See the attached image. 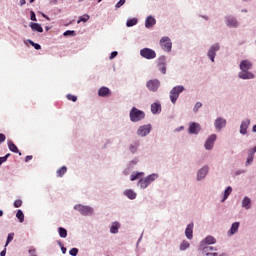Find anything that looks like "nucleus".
I'll use <instances>...</instances> for the list:
<instances>
[{"mask_svg": "<svg viewBox=\"0 0 256 256\" xmlns=\"http://www.w3.org/2000/svg\"><path fill=\"white\" fill-rule=\"evenodd\" d=\"M240 69L241 71H249L253 69V63H251L249 60H242L240 62Z\"/></svg>", "mask_w": 256, "mask_h": 256, "instance_id": "ddd939ff", "label": "nucleus"}, {"mask_svg": "<svg viewBox=\"0 0 256 256\" xmlns=\"http://www.w3.org/2000/svg\"><path fill=\"white\" fill-rule=\"evenodd\" d=\"M227 25H228V27H237V20H235V19H228V21H227Z\"/></svg>", "mask_w": 256, "mask_h": 256, "instance_id": "e433bc0d", "label": "nucleus"}, {"mask_svg": "<svg viewBox=\"0 0 256 256\" xmlns=\"http://www.w3.org/2000/svg\"><path fill=\"white\" fill-rule=\"evenodd\" d=\"M208 171H209L208 167H203L202 169H200L197 175L198 181H201V179H205V176L207 175Z\"/></svg>", "mask_w": 256, "mask_h": 256, "instance_id": "aec40b11", "label": "nucleus"}, {"mask_svg": "<svg viewBox=\"0 0 256 256\" xmlns=\"http://www.w3.org/2000/svg\"><path fill=\"white\" fill-rule=\"evenodd\" d=\"M140 55L144 59L148 60L155 59V57H157V53H155V51L151 48H144L140 50Z\"/></svg>", "mask_w": 256, "mask_h": 256, "instance_id": "39448f33", "label": "nucleus"}, {"mask_svg": "<svg viewBox=\"0 0 256 256\" xmlns=\"http://www.w3.org/2000/svg\"><path fill=\"white\" fill-rule=\"evenodd\" d=\"M78 253H79V249H77V248H72L69 251V254L72 255V256H77Z\"/></svg>", "mask_w": 256, "mask_h": 256, "instance_id": "de8ad7c7", "label": "nucleus"}, {"mask_svg": "<svg viewBox=\"0 0 256 256\" xmlns=\"http://www.w3.org/2000/svg\"><path fill=\"white\" fill-rule=\"evenodd\" d=\"M30 19H31V21H37V17L35 16V12L34 11L30 12Z\"/></svg>", "mask_w": 256, "mask_h": 256, "instance_id": "8fccbe9b", "label": "nucleus"}, {"mask_svg": "<svg viewBox=\"0 0 256 256\" xmlns=\"http://www.w3.org/2000/svg\"><path fill=\"white\" fill-rule=\"evenodd\" d=\"M146 87L149 89V91H153L155 93L159 87H161V82L158 79L149 80L146 83Z\"/></svg>", "mask_w": 256, "mask_h": 256, "instance_id": "0eeeda50", "label": "nucleus"}, {"mask_svg": "<svg viewBox=\"0 0 256 256\" xmlns=\"http://www.w3.org/2000/svg\"><path fill=\"white\" fill-rule=\"evenodd\" d=\"M189 242L187 241H183L181 244H180V251H185V249H189Z\"/></svg>", "mask_w": 256, "mask_h": 256, "instance_id": "f704fd0d", "label": "nucleus"}, {"mask_svg": "<svg viewBox=\"0 0 256 256\" xmlns=\"http://www.w3.org/2000/svg\"><path fill=\"white\" fill-rule=\"evenodd\" d=\"M8 148L12 151V153H19V148H17V145H15L13 141L8 142Z\"/></svg>", "mask_w": 256, "mask_h": 256, "instance_id": "cd10ccee", "label": "nucleus"}, {"mask_svg": "<svg viewBox=\"0 0 256 256\" xmlns=\"http://www.w3.org/2000/svg\"><path fill=\"white\" fill-rule=\"evenodd\" d=\"M30 3H35V0H30Z\"/></svg>", "mask_w": 256, "mask_h": 256, "instance_id": "774afa93", "label": "nucleus"}, {"mask_svg": "<svg viewBox=\"0 0 256 256\" xmlns=\"http://www.w3.org/2000/svg\"><path fill=\"white\" fill-rule=\"evenodd\" d=\"M217 140V135L212 134L205 143V149H207L208 151H211V149H213V145L215 143V141Z\"/></svg>", "mask_w": 256, "mask_h": 256, "instance_id": "9d476101", "label": "nucleus"}, {"mask_svg": "<svg viewBox=\"0 0 256 256\" xmlns=\"http://www.w3.org/2000/svg\"><path fill=\"white\" fill-rule=\"evenodd\" d=\"M98 95L99 97H109V95H111V90H109L107 87H101L98 90Z\"/></svg>", "mask_w": 256, "mask_h": 256, "instance_id": "a211bd4d", "label": "nucleus"}, {"mask_svg": "<svg viewBox=\"0 0 256 256\" xmlns=\"http://www.w3.org/2000/svg\"><path fill=\"white\" fill-rule=\"evenodd\" d=\"M33 159V156H26L25 161L28 163V161H31Z\"/></svg>", "mask_w": 256, "mask_h": 256, "instance_id": "6e6d98bb", "label": "nucleus"}, {"mask_svg": "<svg viewBox=\"0 0 256 256\" xmlns=\"http://www.w3.org/2000/svg\"><path fill=\"white\" fill-rule=\"evenodd\" d=\"M21 205H23V201L21 199H18V200L14 201V207L16 209H19V207H21Z\"/></svg>", "mask_w": 256, "mask_h": 256, "instance_id": "79ce46f5", "label": "nucleus"}, {"mask_svg": "<svg viewBox=\"0 0 256 256\" xmlns=\"http://www.w3.org/2000/svg\"><path fill=\"white\" fill-rule=\"evenodd\" d=\"M143 119H145V112L137 109L136 107H133L130 111V120L133 123H137Z\"/></svg>", "mask_w": 256, "mask_h": 256, "instance_id": "f257e3e1", "label": "nucleus"}, {"mask_svg": "<svg viewBox=\"0 0 256 256\" xmlns=\"http://www.w3.org/2000/svg\"><path fill=\"white\" fill-rule=\"evenodd\" d=\"M159 176L157 174H151L146 178L140 179L138 182V185L141 187V189H147L155 179H157Z\"/></svg>", "mask_w": 256, "mask_h": 256, "instance_id": "7ed1b4c3", "label": "nucleus"}, {"mask_svg": "<svg viewBox=\"0 0 256 256\" xmlns=\"http://www.w3.org/2000/svg\"><path fill=\"white\" fill-rule=\"evenodd\" d=\"M67 99H68V101H73V103H75L77 101V96H75L73 94H68Z\"/></svg>", "mask_w": 256, "mask_h": 256, "instance_id": "a18cd8bd", "label": "nucleus"}, {"mask_svg": "<svg viewBox=\"0 0 256 256\" xmlns=\"http://www.w3.org/2000/svg\"><path fill=\"white\" fill-rule=\"evenodd\" d=\"M226 125H227V120L223 118H218L215 121V128L217 131H221V129H223V127H225Z\"/></svg>", "mask_w": 256, "mask_h": 256, "instance_id": "f3484780", "label": "nucleus"}, {"mask_svg": "<svg viewBox=\"0 0 256 256\" xmlns=\"http://www.w3.org/2000/svg\"><path fill=\"white\" fill-rule=\"evenodd\" d=\"M137 23V18H132L126 22L127 27H133Z\"/></svg>", "mask_w": 256, "mask_h": 256, "instance_id": "c9c22d12", "label": "nucleus"}, {"mask_svg": "<svg viewBox=\"0 0 256 256\" xmlns=\"http://www.w3.org/2000/svg\"><path fill=\"white\" fill-rule=\"evenodd\" d=\"M233 192V188H231V186H228L225 191H224V197L222 199L223 201H227V199L229 198V196L231 195V193Z\"/></svg>", "mask_w": 256, "mask_h": 256, "instance_id": "a878e982", "label": "nucleus"}, {"mask_svg": "<svg viewBox=\"0 0 256 256\" xmlns=\"http://www.w3.org/2000/svg\"><path fill=\"white\" fill-rule=\"evenodd\" d=\"M29 43H30V45H32V47H34L35 42H33L32 40H29Z\"/></svg>", "mask_w": 256, "mask_h": 256, "instance_id": "680f3d73", "label": "nucleus"}, {"mask_svg": "<svg viewBox=\"0 0 256 256\" xmlns=\"http://www.w3.org/2000/svg\"><path fill=\"white\" fill-rule=\"evenodd\" d=\"M201 131V125L191 122L189 125V133L192 135H197Z\"/></svg>", "mask_w": 256, "mask_h": 256, "instance_id": "f8f14e48", "label": "nucleus"}, {"mask_svg": "<svg viewBox=\"0 0 256 256\" xmlns=\"http://www.w3.org/2000/svg\"><path fill=\"white\" fill-rule=\"evenodd\" d=\"M151 112L153 113V115H157V113H161V104L153 103L151 105Z\"/></svg>", "mask_w": 256, "mask_h": 256, "instance_id": "4be33fe9", "label": "nucleus"}, {"mask_svg": "<svg viewBox=\"0 0 256 256\" xmlns=\"http://www.w3.org/2000/svg\"><path fill=\"white\" fill-rule=\"evenodd\" d=\"M252 131L256 133V125L253 126Z\"/></svg>", "mask_w": 256, "mask_h": 256, "instance_id": "e2e57ef3", "label": "nucleus"}, {"mask_svg": "<svg viewBox=\"0 0 256 256\" xmlns=\"http://www.w3.org/2000/svg\"><path fill=\"white\" fill-rule=\"evenodd\" d=\"M201 107H203V104H202L201 102H197V103L195 104V106H194L193 111H194L195 113H197V112L199 111V109H201Z\"/></svg>", "mask_w": 256, "mask_h": 256, "instance_id": "37998d69", "label": "nucleus"}, {"mask_svg": "<svg viewBox=\"0 0 256 256\" xmlns=\"http://www.w3.org/2000/svg\"><path fill=\"white\" fill-rule=\"evenodd\" d=\"M219 51V44H214L208 51V57L212 62H215V53Z\"/></svg>", "mask_w": 256, "mask_h": 256, "instance_id": "9b49d317", "label": "nucleus"}, {"mask_svg": "<svg viewBox=\"0 0 256 256\" xmlns=\"http://www.w3.org/2000/svg\"><path fill=\"white\" fill-rule=\"evenodd\" d=\"M160 47L163 51L169 53L171 51V47H173V43H171V39L167 36L162 37L160 40Z\"/></svg>", "mask_w": 256, "mask_h": 256, "instance_id": "423d86ee", "label": "nucleus"}, {"mask_svg": "<svg viewBox=\"0 0 256 256\" xmlns=\"http://www.w3.org/2000/svg\"><path fill=\"white\" fill-rule=\"evenodd\" d=\"M239 79H255V74L249 72V70H242L238 74Z\"/></svg>", "mask_w": 256, "mask_h": 256, "instance_id": "4468645a", "label": "nucleus"}, {"mask_svg": "<svg viewBox=\"0 0 256 256\" xmlns=\"http://www.w3.org/2000/svg\"><path fill=\"white\" fill-rule=\"evenodd\" d=\"M159 71H161V73H163V75H165V73H167V67L165 66V64L158 66Z\"/></svg>", "mask_w": 256, "mask_h": 256, "instance_id": "49530a36", "label": "nucleus"}, {"mask_svg": "<svg viewBox=\"0 0 256 256\" xmlns=\"http://www.w3.org/2000/svg\"><path fill=\"white\" fill-rule=\"evenodd\" d=\"M158 67H160L161 65H165V56H161L158 58Z\"/></svg>", "mask_w": 256, "mask_h": 256, "instance_id": "c03bdc74", "label": "nucleus"}, {"mask_svg": "<svg viewBox=\"0 0 256 256\" xmlns=\"http://www.w3.org/2000/svg\"><path fill=\"white\" fill-rule=\"evenodd\" d=\"M74 33H75L74 31L68 30L64 32V35H73Z\"/></svg>", "mask_w": 256, "mask_h": 256, "instance_id": "5fc2aeb1", "label": "nucleus"}, {"mask_svg": "<svg viewBox=\"0 0 256 256\" xmlns=\"http://www.w3.org/2000/svg\"><path fill=\"white\" fill-rule=\"evenodd\" d=\"M30 255H33L35 253V250H29Z\"/></svg>", "mask_w": 256, "mask_h": 256, "instance_id": "0e129e2a", "label": "nucleus"}, {"mask_svg": "<svg viewBox=\"0 0 256 256\" xmlns=\"http://www.w3.org/2000/svg\"><path fill=\"white\" fill-rule=\"evenodd\" d=\"M0 217H3V212H2V210H0Z\"/></svg>", "mask_w": 256, "mask_h": 256, "instance_id": "69168bd1", "label": "nucleus"}, {"mask_svg": "<svg viewBox=\"0 0 256 256\" xmlns=\"http://www.w3.org/2000/svg\"><path fill=\"white\" fill-rule=\"evenodd\" d=\"M34 49H36L37 51H39L41 49V45L35 43L34 44Z\"/></svg>", "mask_w": 256, "mask_h": 256, "instance_id": "864d4df0", "label": "nucleus"}, {"mask_svg": "<svg viewBox=\"0 0 256 256\" xmlns=\"http://www.w3.org/2000/svg\"><path fill=\"white\" fill-rule=\"evenodd\" d=\"M60 245V247H63V244L61 242L58 243Z\"/></svg>", "mask_w": 256, "mask_h": 256, "instance_id": "338daca9", "label": "nucleus"}, {"mask_svg": "<svg viewBox=\"0 0 256 256\" xmlns=\"http://www.w3.org/2000/svg\"><path fill=\"white\" fill-rule=\"evenodd\" d=\"M185 235L187 239H193V223L187 225Z\"/></svg>", "mask_w": 256, "mask_h": 256, "instance_id": "412c9836", "label": "nucleus"}, {"mask_svg": "<svg viewBox=\"0 0 256 256\" xmlns=\"http://www.w3.org/2000/svg\"><path fill=\"white\" fill-rule=\"evenodd\" d=\"M253 163V153H250L248 154V158H247V161H246V165H251Z\"/></svg>", "mask_w": 256, "mask_h": 256, "instance_id": "a19ab883", "label": "nucleus"}, {"mask_svg": "<svg viewBox=\"0 0 256 256\" xmlns=\"http://www.w3.org/2000/svg\"><path fill=\"white\" fill-rule=\"evenodd\" d=\"M9 157H11V154L8 153L3 157H0V165H3V163H5V161H7V159H9Z\"/></svg>", "mask_w": 256, "mask_h": 256, "instance_id": "ea45409f", "label": "nucleus"}, {"mask_svg": "<svg viewBox=\"0 0 256 256\" xmlns=\"http://www.w3.org/2000/svg\"><path fill=\"white\" fill-rule=\"evenodd\" d=\"M61 251L63 255H65V253H67V248H65L64 246H61Z\"/></svg>", "mask_w": 256, "mask_h": 256, "instance_id": "4d7b16f0", "label": "nucleus"}, {"mask_svg": "<svg viewBox=\"0 0 256 256\" xmlns=\"http://www.w3.org/2000/svg\"><path fill=\"white\" fill-rule=\"evenodd\" d=\"M249 153H252V155H255V153H256V146H255L254 148H252V149L249 151Z\"/></svg>", "mask_w": 256, "mask_h": 256, "instance_id": "13d9d810", "label": "nucleus"}, {"mask_svg": "<svg viewBox=\"0 0 256 256\" xmlns=\"http://www.w3.org/2000/svg\"><path fill=\"white\" fill-rule=\"evenodd\" d=\"M123 5H125V0H120V1L116 4V9H119L120 7H123Z\"/></svg>", "mask_w": 256, "mask_h": 256, "instance_id": "09e8293b", "label": "nucleus"}, {"mask_svg": "<svg viewBox=\"0 0 256 256\" xmlns=\"http://www.w3.org/2000/svg\"><path fill=\"white\" fill-rule=\"evenodd\" d=\"M139 147V142H135L134 144H131L129 149L131 153H137V149Z\"/></svg>", "mask_w": 256, "mask_h": 256, "instance_id": "72a5a7b5", "label": "nucleus"}, {"mask_svg": "<svg viewBox=\"0 0 256 256\" xmlns=\"http://www.w3.org/2000/svg\"><path fill=\"white\" fill-rule=\"evenodd\" d=\"M20 5L21 6L25 5V0H20Z\"/></svg>", "mask_w": 256, "mask_h": 256, "instance_id": "052dcab7", "label": "nucleus"}, {"mask_svg": "<svg viewBox=\"0 0 256 256\" xmlns=\"http://www.w3.org/2000/svg\"><path fill=\"white\" fill-rule=\"evenodd\" d=\"M30 28L32 31H37L38 33H43V27L39 23H31Z\"/></svg>", "mask_w": 256, "mask_h": 256, "instance_id": "5701e85b", "label": "nucleus"}, {"mask_svg": "<svg viewBox=\"0 0 256 256\" xmlns=\"http://www.w3.org/2000/svg\"><path fill=\"white\" fill-rule=\"evenodd\" d=\"M202 249V254L204 256H218L217 253L213 252L215 251V248H213V246H204V247H201Z\"/></svg>", "mask_w": 256, "mask_h": 256, "instance_id": "1a4fd4ad", "label": "nucleus"}, {"mask_svg": "<svg viewBox=\"0 0 256 256\" xmlns=\"http://www.w3.org/2000/svg\"><path fill=\"white\" fill-rule=\"evenodd\" d=\"M13 237H15V234H14V233H10V234H8V237H7V241H6L5 247H7V245H9V244L11 243V241H13Z\"/></svg>", "mask_w": 256, "mask_h": 256, "instance_id": "58836bf2", "label": "nucleus"}, {"mask_svg": "<svg viewBox=\"0 0 256 256\" xmlns=\"http://www.w3.org/2000/svg\"><path fill=\"white\" fill-rule=\"evenodd\" d=\"M110 233H119V223L114 222L110 228Z\"/></svg>", "mask_w": 256, "mask_h": 256, "instance_id": "c85d7f7f", "label": "nucleus"}, {"mask_svg": "<svg viewBox=\"0 0 256 256\" xmlns=\"http://www.w3.org/2000/svg\"><path fill=\"white\" fill-rule=\"evenodd\" d=\"M1 256H5L7 255V249H4L1 253H0Z\"/></svg>", "mask_w": 256, "mask_h": 256, "instance_id": "bf43d9fd", "label": "nucleus"}, {"mask_svg": "<svg viewBox=\"0 0 256 256\" xmlns=\"http://www.w3.org/2000/svg\"><path fill=\"white\" fill-rule=\"evenodd\" d=\"M217 240L213 236H207L204 240L201 241L200 247H205V245H215Z\"/></svg>", "mask_w": 256, "mask_h": 256, "instance_id": "2eb2a0df", "label": "nucleus"}, {"mask_svg": "<svg viewBox=\"0 0 256 256\" xmlns=\"http://www.w3.org/2000/svg\"><path fill=\"white\" fill-rule=\"evenodd\" d=\"M149 133H151L150 124L140 126L137 130V135H139V137H146V135H149Z\"/></svg>", "mask_w": 256, "mask_h": 256, "instance_id": "6e6552de", "label": "nucleus"}, {"mask_svg": "<svg viewBox=\"0 0 256 256\" xmlns=\"http://www.w3.org/2000/svg\"><path fill=\"white\" fill-rule=\"evenodd\" d=\"M59 236L62 237V239H65L67 237V229L60 227L58 229Z\"/></svg>", "mask_w": 256, "mask_h": 256, "instance_id": "7c9ffc66", "label": "nucleus"}, {"mask_svg": "<svg viewBox=\"0 0 256 256\" xmlns=\"http://www.w3.org/2000/svg\"><path fill=\"white\" fill-rule=\"evenodd\" d=\"M250 124H251L250 119L242 121L241 126H240L241 135H247V129L249 128Z\"/></svg>", "mask_w": 256, "mask_h": 256, "instance_id": "dca6fc26", "label": "nucleus"}, {"mask_svg": "<svg viewBox=\"0 0 256 256\" xmlns=\"http://www.w3.org/2000/svg\"><path fill=\"white\" fill-rule=\"evenodd\" d=\"M75 211H79L81 215L87 216V215H93V208L89 206H83L81 204H77L74 206Z\"/></svg>", "mask_w": 256, "mask_h": 256, "instance_id": "20e7f679", "label": "nucleus"}, {"mask_svg": "<svg viewBox=\"0 0 256 256\" xmlns=\"http://www.w3.org/2000/svg\"><path fill=\"white\" fill-rule=\"evenodd\" d=\"M89 18H90V17H89V15H87V14H85V15H83V16H80L77 23H81V22H82V23H87V20H88Z\"/></svg>", "mask_w": 256, "mask_h": 256, "instance_id": "4c0bfd02", "label": "nucleus"}, {"mask_svg": "<svg viewBox=\"0 0 256 256\" xmlns=\"http://www.w3.org/2000/svg\"><path fill=\"white\" fill-rule=\"evenodd\" d=\"M117 51H114L110 54V59H115V57H117Z\"/></svg>", "mask_w": 256, "mask_h": 256, "instance_id": "603ef678", "label": "nucleus"}, {"mask_svg": "<svg viewBox=\"0 0 256 256\" xmlns=\"http://www.w3.org/2000/svg\"><path fill=\"white\" fill-rule=\"evenodd\" d=\"M124 195L128 197V199H136L137 198V193H135L133 190H126L124 192Z\"/></svg>", "mask_w": 256, "mask_h": 256, "instance_id": "bb28decb", "label": "nucleus"}, {"mask_svg": "<svg viewBox=\"0 0 256 256\" xmlns=\"http://www.w3.org/2000/svg\"><path fill=\"white\" fill-rule=\"evenodd\" d=\"M16 217L20 221V223H23V221H25V214H23L22 210L17 211Z\"/></svg>", "mask_w": 256, "mask_h": 256, "instance_id": "c756f323", "label": "nucleus"}, {"mask_svg": "<svg viewBox=\"0 0 256 256\" xmlns=\"http://www.w3.org/2000/svg\"><path fill=\"white\" fill-rule=\"evenodd\" d=\"M140 177H143V172L134 173L130 176V181H137Z\"/></svg>", "mask_w": 256, "mask_h": 256, "instance_id": "2f4dec72", "label": "nucleus"}, {"mask_svg": "<svg viewBox=\"0 0 256 256\" xmlns=\"http://www.w3.org/2000/svg\"><path fill=\"white\" fill-rule=\"evenodd\" d=\"M56 173H57V177H62L67 173V167L62 166Z\"/></svg>", "mask_w": 256, "mask_h": 256, "instance_id": "473e14b6", "label": "nucleus"}, {"mask_svg": "<svg viewBox=\"0 0 256 256\" xmlns=\"http://www.w3.org/2000/svg\"><path fill=\"white\" fill-rule=\"evenodd\" d=\"M185 91V87L176 86L170 91V101L175 105L177 103V99H179V95Z\"/></svg>", "mask_w": 256, "mask_h": 256, "instance_id": "f03ea898", "label": "nucleus"}, {"mask_svg": "<svg viewBox=\"0 0 256 256\" xmlns=\"http://www.w3.org/2000/svg\"><path fill=\"white\" fill-rule=\"evenodd\" d=\"M5 139H7V137L5 136V134L0 133V145L1 143H3L5 141Z\"/></svg>", "mask_w": 256, "mask_h": 256, "instance_id": "3c124183", "label": "nucleus"}, {"mask_svg": "<svg viewBox=\"0 0 256 256\" xmlns=\"http://www.w3.org/2000/svg\"><path fill=\"white\" fill-rule=\"evenodd\" d=\"M155 23H157V20H155L153 16H148L145 21V27L147 29H151V27H153Z\"/></svg>", "mask_w": 256, "mask_h": 256, "instance_id": "6ab92c4d", "label": "nucleus"}, {"mask_svg": "<svg viewBox=\"0 0 256 256\" xmlns=\"http://www.w3.org/2000/svg\"><path fill=\"white\" fill-rule=\"evenodd\" d=\"M239 231V222H234L229 230V235H235Z\"/></svg>", "mask_w": 256, "mask_h": 256, "instance_id": "b1692460", "label": "nucleus"}, {"mask_svg": "<svg viewBox=\"0 0 256 256\" xmlns=\"http://www.w3.org/2000/svg\"><path fill=\"white\" fill-rule=\"evenodd\" d=\"M242 207H245L246 209H251V198L249 197H244L242 200Z\"/></svg>", "mask_w": 256, "mask_h": 256, "instance_id": "393cba45", "label": "nucleus"}]
</instances>
